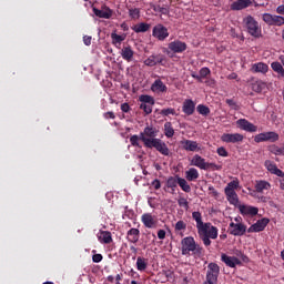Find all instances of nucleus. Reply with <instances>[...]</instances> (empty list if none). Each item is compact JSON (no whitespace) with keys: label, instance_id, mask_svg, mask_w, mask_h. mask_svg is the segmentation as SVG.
Listing matches in <instances>:
<instances>
[{"label":"nucleus","instance_id":"1","mask_svg":"<svg viewBox=\"0 0 284 284\" xmlns=\"http://www.w3.org/2000/svg\"><path fill=\"white\" fill-rule=\"evenodd\" d=\"M192 219L196 223L197 234L203 242V244L209 247L212 245V241L210 239H219V229L216 226H212L211 223H203V215L201 212L194 211L192 213Z\"/></svg>","mask_w":284,"mask_h":284},{"label":"nucleus","instance_id":"2","mask_svg":"<svg viewBox=\"0 0 284 284\" xmlns=\"http://www.w3.org/2000/svg\"><path fill=\"white\" fill-rule=\"evenodd\" d=\"M181 245L183 256H190L191 252L194 256H201L203 254V248L196 244V241L192 236L182 239Z\"/></svg>","mask_w":284,"mask_h":284},{"label":"nucleus","instance_id":"3","mask_svg":"<svg viewBox=\"0 0 284 284\" xmlns=\"http://www.w3.org/2000/svg\"><path fill=\"white\" fill-rule=\"evenodd\" d=\"M243 23L251 37H254L255 39H258L262 34L261 24H258V21L254 19L252 16H247L243 19Z\"/></svg>","mask_w":284,"mask_h":284},{"label":"nucleus","instance_id":"4","mask_svg":"<svg viewBox=\"0 0 284 284\" xmlns=\"http://www.w3.org/2000/svg\"><path fill=\"white\" fill-rule=\"evenodd\" d=\"M144 139V145L145 148H155L160 154H163V156H170V149L168 148V144L163 142L161 139L158 140H145Z\"/></svg>","mask_w":284,"mask_h":284},{"label":"nucleus","instance_id":"5","mask_svg":"<svg viewBox=\"0 0 284 284\" xmlns=\"http://www.w3.org/2000/svg\"><path fill=\"white\" fill-rule=\"evenodd\" d=\"M219 274H221V267L216 263H210L206 272V283H217Z\"/></svg>","mask_w":284,"mask_h":284},{"label":"nucleus","instance_id":"6","mask_svg":"<svg viewBox=\"0 0 284 284\" xmlns=\"http://www.w3.org/2000/svg\"><path fill=\"white\" fill-rule=\"evenodd\" d=\"M254 141L255 143H263L265 141H270L271 143H276V141H278V133L274 131L263 132L255 135Z\"/></svg>","mask_w":284,"mask_h":284},{"label":"nucleus","instance_id":"7","mask_svg":"<svg viewBox=\"0 0 284 284\" xmlns=\"http://www.w3.org/2000/svg\"><path fill=\"white\" fill-rule=\"evenodd\" d=\"M158 134H159V130H156L154 126H146L144 128V131L140 133V141H142L143 143H145V140L156 141Z\"/></svg>","mask_w":284,"mask_h":284},{"label":"nucleus","instance_id":"8","mask_svg":"<svg viewBox=\"0 0 284 284\" xmlns=\"http://www.w3.org/2000/svg\"><path fill=\"white\" fill-rule=\"evenodd\" d=\"M152 34L155 39H158V41H165V39L170 37L168 28H165L163 24H156L153 28Z\"/></svg>","mask_w":284,"mask_h":284},{"label":"nucleus","instance_id":"9","mask_svg":"<svg viewBox=\"0 0 284 284\" xmlns=\"http://www.w3.org/2000/svg\"><path fill=\"white\" fill-rule=\"evenodd\" d=\"M247 232V226L245 224L237 222H231L230 223V234L233 236H243Z\"/></svg>","mask_w":284,"mask_h":284},{"label":"nucleus","instance_id":"10","mask_svg":"<svg viewBox=\"0 0 284 284\" xmlns=\"http://www.w3.org/2000/svg\"><path fill=\"white\" fill-rule=\"evenodd\" d=\"M244 136L241 133H224L221 136L223 143H241Z\"/></svg>","mask_w":284,"mask_h":284},{"label":"nucleus","instance_id":"11","mask_svg":"<svg viewBox=\"0 0 284 284\" xmlns=\"http://www.w3.org/2000/svg\"><path fill=\"white\" fill-rule=\"evenodd\" d=\"M169 50H171V52H175V54H181V52H185V50H187V44L181 40H175L169 43Z\"/></svg>","mask_w":284,"mask_h":284},{"label":"nucleus","instance_id":"12","mask_svg":"<svg viewBox=\"0 0 284 284\" xmlns=\"http://www.w3.org/2000/svg\"><path fill=\"white\" fill-rule=\"evenodd\" d=\"M221 262L225 263L227 267H236V265H241V260L236 256H230L225 253L221 254Z\"/></svg>","mask_w":284,"mask_h":284},{"label":"nucleus","instance_id":"13","mask_svg":"<svg viewBox=\"0 0 284 284\" xmlns=\"http://www.w3.org/2000/svg\"><path fill=\"white\" fill-rule=\"evenodd\" d=\"M267 223H270L268 219H262L257 221L255 224L251 225L247 230L248 234H252L254 232H263L265 227H267Z\"/></svg>","mask_w":284,"mask_h":284},{"label":"nucleus","instance_id":"14","mask_svg":"<svg viewBox=\"0 0 284 284\" xmlns=\"http://www.w3.org/2000/svg\"><path fill=\"white\" fill-rule=\"evenodd\" d=\"M264 165L271 174H275V176H280L281 179H284V172L281 169H278V166H276L274 162L266 160L264 162Z\"/></svg>","mask_w":284,"mask_h":284},{"label":"nucleus","instance_id":"15","mask_svg":"<svg viewBox=\"0 0 284 284\" xmlns=\"http://www.w3.org/2000/svg\"><path fill=\"white\" fill-rule=\"evenodd\" d=\"M181 145L186 152H201V146H199L196 141L184 140L181 142Z\"/></svg>","mask_w":284,"mask_h":284},{"label":"nucleus","instance_id":"16","mask_svg":"<svg viewBox=\"0 0 284 284\" xmlns=\"http://www.w3.org/2000/svg\"><path fill=\"white\" fill-rule=\"evenodd\" d=\"M236 125L241 130H244V132H256V130H258V128H256V125L252 124L250 121H247L245 119L237 120Z\"/></svg>","mask_w":284,"mask_h":284},{"label":"nucleus","instance_id":"17","mask_svg":"<svg viewBox=\"0 0 284 284\" xmlns=\"http://www.w3.org/2000/svg\"><path fill=\"white\" fill-rule=\"evenodd\" d=\"M252 6V0H234L231 3V10H245V8H250Z\"/></svg>","mask_w":284,"mask_h":284},{"label":"nucleus","instance_id":"18","mask_svg":"<svg viewBox=\"0 0 284 284\" xmlns=\"http://www.w3.org/2000/svg\"><path fill=\"white\" fill-rule=\"evenodd\" d=\"M194 110H196V104L194 103V101L187 99L183 102L182 111L184 112V114H186L187 116H192V114H194Z\"/></svg>","mask_w":284,"mask_h":284},{"label":"nucleus","instance_id":"19","mask_svg":"<svg viewBox=\"0 0 284 284\" xmlns=\"http://www.w3.org/2000/svg\"><path fill=\"white\" fill-rule=\"evenodd\" d=\"M239 210L241 214L246 216H256V214H258V207L256 206L240 205Z\"/></svg>","mask_w":284,"mask_h":284},{"label":"nucleus","instance_id":"20","mask_svg":"<svg viewBox=\"0 0 284 284\" xmlns=\"http://www.w3.org/2000/svg\"><path fill=\"white\" fill-rule=\"evenodd\" d=\"M158 63H163V55H150L146 60H144V65H148L149 68H154V65H158Z\"/></svg>","mask_w":284,"mask_h":284},{"label":"nucleus","instance_id":"21","mask_svg":"<svg viewBox=\"0 0 284 284\" xmlns=\"http://www.w3.org/2000/svg\"><path fill=\"white\" fill-rule=\"evenodd\" d=\"M122 59H124V61H132V59H134V50H132V47L128 45V47H123L121 52H120Z\"/></svg>","mask_w":284,"mask_h":284},{"label":"nucleus","instance_id":"22","mask_svg":"<svg viewBox=\"0 0 284 284\" xmlns=\"http://www.w3.org/2000/svg\"><path fill=\"white\" fill-rule=\"evenodd\" d=\"M207 162H205V159H203L201 155L195 154L193 159L191 160V165H194L195 168H199L200 170H205V165Z\"/></svg>","mask_w":284,"mask_h":284},{"label":"nucleus","instance_id":"23","mask_svg":"<svg viewBox=\"0 0 284 284\" xmlns=\"http://www.w3.org/2000/svg\"><path fill=\"white\" fill-rule=\"evenodd\" d=\"M272 187V184L270 182L260 180L255 182V191L260 194H263L264 191H267Z\"/></svg>","mask_w":284,"mask_h":284},{"label":"nucleus","instance_id":"24","mask_svg":"<svg viewBox=\"0 0 284 284\" xmlns=\"http://www.w3.org/2000/svg\"><path fill=\"white\" fill-rule=\"evenodd\" d=\"M98 240L100 243H104L105 245L112 243V233L110 231H100L98 234Z\"/></svg>","mask_w":284,"mask_h":284},{"label":"nucleus","instance_id":"25","mask_svg":"<svg viewBox=\"0 0 284 284\" xmlns=\"http://www.w3.org/2000/svg\"><path fill=\"white\" fill-rule=\"evenodd\" d=\"M141 219H142L143 225H145L149 229H152L156 225V222L154 221V216H152V214L150 213H144Z\"/></svg>","mask_w":284,"mask_h":284},{"label":"nucleus","instance_id":"26","mask_svg":"<svg viewBox=\"0 0 284 284\" xmlns=\"http://www.w3.org/2000/svg\"><path fill=\"white\" fill-rule=\"evenodd\" d=\"M93 13L100 19H110L112 17V10H110L109 8L102 10L93 8Z\"/></svg>","mask_w":284,"mask_h":284},{"label":"nucleus","instance_id":"27","mask_svg":"<svg viewBox=\"0 0 284 284\" xmlns=\"http://www.w3.org/2000/svg\"><path fill=\"white\" fill-rule=\"evenodd\" d=\"M152 92H168V87L163 81L161 80H155L153 84L151 85Z\"/></svg>","mask_w":284,"mask_h":284},{"label":"nucleus","instance_id":"28","mask_svg":"<svg viewBox=\"0 0 284 284\" xmlns=\"http://www.w3.org/2000/svg\"><path fill=\"white\" fill-rule=\"evenodd\" d=\"M139 234H141L139 229H130L128 231V239L130 243H139Z\"/></svg>","mask_w":284,"mask_h":284},{"label":"nucleus","instance_id":"29","mask_svg":"<svg viewBox=\"0 0 284 284\" xmlns=\"http://www.w3.org/2000/svg\"><path fill=\"white\" fill-rule=\"evenodd\" d=\"M185 179L186 181H196V179H199V170L195 168L189 169L185 171Z\"/></svg>","mask_w":284,"mask_h":284},{"label":"nucleus","instance_id":"30","mask_svg":"<svg viewBox=\"0 0 284 284\" xmlns=\"http://www.w3.org/2000/svg\"><path fill=\"white\" fill-rule=\"evenodd\" d=\"M251 70L252 72H261L262 74H265V72L268 70V67L263 62H258L253 64Z\"/></svg>","mask_w":284,"mask_h":284},{"label":"nucleus","instance_id":"31","mask_svg":"<svg viewBox=\"0 0 284 284\" xmlns=\"http://www.w3.org/2000/svg\"><path fill=\"white\" fill-rule=\"evenodd\" d=\"M125 33L119 36L116 34V31H113L111 33V39H112V44L113 45H121V43H123V40L125 39Z\"/></svg>","mask_w":284,"mask_h":284},{"label":"nucleus","instance_id":"32","mask_svg":"<svg viewBox=\"0 0 284 284\" xmlns=\"http://www.w3.org/2000/svg\"><path fill=\"white\" fill-rule=\"evenodd\" d=\"M132 30H134L138 34L141 32H148V30H150V24L145 22H141L132 27Z\"/></svg>","mask_w":284,"mask_h":284},{"label":"nucleus","instance_id":"33","mask_svg":"<svg viewBox=\"0 0 284 284\" xmlns=\"http://www.w3.org/2000/svg\"><path fill=\"white\" fill-rule=\"evenodd\" d=\"M178 185H180L181 190H183V192H192V187L190 186V184H187V180L183 179V178H178Z\"/></svg>","mask_w":284,"mask_h":284},{"label":"nucleus","instance_id":"34","mask_svg":"<svg viewBox=\"0 0 284 284\" xmlns=\"http://www.w3.org/2000/svg\"><path fill=\"white\" fill-rule=\"evenodd\" d=\"M226 197L229 203H231V205H237L239 203V194H236V191L233 192H226Z\"/></svg>","mask_w":284,"mask_h":284},{"label":"nucleus","instance_id":"35","mask_svg":"<svg viewBox=\"0 0 284 284\" xmlns=\"http://www.w3.org/2000/svg\"><path fill=\"white\" fill-rule=\"evenodd\" d=\"M136 267L139 272H145V270H148V260L143 257H138Z\"/></svg>","mask_w":284,"mask_h":284},{"label":"nucleus","instance_id":"36","mask_svg":"<svg viewBox=\"0 0 284 284\" xmlns=\"http://www.w3.org/2000/svg\"><path fill=\"white\" fill-rule=\"evenodd\" d=\"M272 70H274V72H277V74L284 79V69H283V64H281V62H273L271 64Z\"/></svg>","mask_w":284,"mask_h":284},{"label":"nucleus","instance_id":"37","mask_svg":"<svg viewBox=\"0 0 284 284\" xmlns=\"http://www.w3.org/2000/svg\"><path fill=\"white\" fill-rule=\"evenodd\" d=\"M265 88H267V84H265L263 81H256L252 84L253 92H262L265 90Z\"/></svg>","mask_w":284,"mask_h":284},{"label":"nucleus","instance_id":"38","mask_svg":"<svg viewBox=\"0 0 284 284\" xmlns=\"http://www.w3.org/2000/svg\"><path fill=\"white\" fill-rule=\"evenodd\" d=\"M179 185V176H170L166 181V186L170 187L171 190H176V186Z\"/></svg>","mask_w":284,"mask_h":284},{"label":"nucleus","instance_id":"39","mask_svg":"<svg viewBox=\"0 0 284 284\" xmlns=\"http://www.w3.org/2000/svg\"><path fill=\"white\" fill-rule=\"evenodd\" d=\"M164 134L168 139H172V136H174V128H172L171 122H166L164 124Z\"/></svg>","mask_w":284,"mask_h":284},{"label":"nucleus","instance_id":"40","mask_svg":"<svg viewBox=\"0 0 284 284\" xmlns=\"http://www.w3.org/2000/svg\"><path fill=\"white\" fill-rule=\"evenodd\" d=\"M268 150L272 154H275V156H284V146L280 148L273 144L268 148Z\"/></svg>","mask_w":284,"mask_h":284},{"label":"nucleus","instance_id":"41","mask_svg":"<svg viewBox=\"0 0 284 284\" xmlns=\"http://www.w3.org/2000/svg\"><path fill=\"white\" fill-rule=\"evenodd\" d=\"M234 190H239V181L237 180H233L231 181L224 189V192H235Z\"/></svg>","mask_w":284,"mask_h":284},{"label":"nucleus","instance_id":"42","mask_svg":"<svg viewBox=\"0 0 284 284\" xmlns=\"http://www.w3.org/2000/svg\"><path fill=\"white\" fill-rule=\"evenodd\" d=\"M271 26H284V17L273 14Z\"/></svg>","mask_w":284,"mask_h":284},{"label":"nucleus","instance_id":"43","mask_svg":"<svg viewBox=\"0 0 284 284\" xmlns=\"http://www.w3.org/2000/svg\"><path fill=\"white\" fill-rule=\"evenodd\" d=\"M175 232H185L187 230V224L183 222V220H180L174 225Z\"/></svg>","mask_w":284,"mask_h":284},{"label":"nucleus","instance_id":"44","mask_svg":"<svg viewBox=\"0 0 284 284\" xmlns=\"http://www.w3.org/2000/svg\"><path fill=\"white\" fill-rule=\"evenodd\" d=\"M199 114H202V116H207V114H210V108L203 105V104H199L196 108Z\"/></svg>","mask_w":284,"mask_h":284},{"label":"nucleus","instance_id":"45","mask_svg":"<svg viewBox=\"0 0 284 284\" xmlns=\"http://www.w3.org/2000/svg\"><path fill=\"white\" fill-rule=\"evenodd\" d=\"M139 141H141V135H132L130 138V143L133 148H141V143H139Z\"/></svg>","mask_w":284,"mask_h":284},{"label":"nucleus","instance_id":"46","mask_svg":"<svg viewBox=\"0 0 284 284\" xmlns=\"http://www.w3.org/2000/svg\"><path fill=\"white\" fill-rule=\"evenodd\" d=\"M140 101H141V103H144V104L154 105V98H152L150 95H141Z\"/></svg>","mask_w":284,"mask_h":284},{"label":"nucleus","instance_id":"47","mask_svg":"<svg viewBox=\"0 0 284 284\" xmlns=\"http://www.w3.org/2000/svg\"><path fill=\"white\" fill-rule=\"evenodd\" d=\"M211 71L210 68L204 67L200 70V77H201V81H203V79H207V75H210Z\"/></svg>","mask_w":284,"mask_h":284},{"label":"nucleus","instance_id":"48","mask_svg":"<svg viewBox=\"0 0 284 284\" xmlns=\"http://www.w3.org/2000/svg\"><path fill=\"white\" fill-rule=\"evenodd\" d=\"M160 114H162V116H170V114H172L174 116V114H176V111L172 108H168V109H163Z\"/></svg>","mask_w":284,"mask_h":284},{"label":"nucleus","instance_id":"49","mask_svg":"<svg viewBox=\"0 0 284 284\" xmlns=\"http://www.w3.org/2000/svg\"><path fill=\"white\" fill-rule=\"evenodd\" d=\"M154 104H145V103H142L140 105V109L143 110L145 112V114H152V106Z\"/></svg>","mask_w":284,"mask_h":284},{"label":"nucleus","instance_id":"50","mask_svg":"<svg viewBox=\"0 0 284 284\" xmlns=\"http://www.w3.org/2000/svg\"><path fill=\"white\" fill-rule=\"evenodd\" d=\"M178 203H179L180 207H184L185 210L190 209V203L187 202V200L185 197H180L178 200Z\"/></svg>","mask_w":284,"mask_h":284},{"label":"nucleus","instance_id":"51","mask_svg":"<svg viewBox=\"0 0 284 284\" xmlns=\"http://www.w3.org/2000/svg\"><path fill=\"white\" fill-rule=\"evenodd\" d=\"M272 18H273V14L271 13H264L262 16V20L264 21V23H266L267 26H272Z\"/></svg>","mask_w":284,"mask_h":284},{"label":"nucleus","instance_id":"52","mask_svg":"<svg viewBox=\"0 0 284 284\" xmlns=\"http://www.w3.org/2000/svg\"><path fill=\"white\" fill-rule=\"evenodd\" d=\"M223 166L215 164V163H209L206 162L204 170H222Z\"/></svg>","mask_w":284,"mask_h":284},{"label":"nucleus","instance_id":"53","mask_svg":"<svg viewBox=\"0 0 284 284\" xmlns=\"http://www.w3.org/2000/svg\"><path fill=\"white\" fill-rule=\"evenodd\" d=\"M225 103L229 104V106L231 108V110H239V104L236 103V101H234L233 99H226Z\"/></svg>","mask_w":284,"mask_h":284},{"label":"nucleus","instance_id":"54","mask_svg":"<svg viewBox=\"0 0 284 284\" xmlns=\"http://www.w3.org/2000/svg\"><path fill=\"white\" fill-rule=\"evenodd\" d=\"M129 14L132 19H139L141 11L139 9H131L129 10Z\"/></svg>","mask_w":284,"mask_h":284},{"label":"nucleus","instance_id":"55","mask_svg":"<svg viewBox=\"0 0 284 284\" xmlns=\"http://www.w3.org/2000/svg\"><path fill=\"white\" fill-rule=\"evenodd\" d=\"M92 261H93V263H101V262L103 261V255H101V254H94V255L92 256Z\"/></svg>","mask_w":284,"mask_h":284},{"label":"nucleus","instance_id":"56","mask_svg":"<svg viewBox=\"0 0 284 284\" xmlns=\"http://www.w3.org/2000/svg\"><path fill=\"white\" fill-rule=\"evenodd\" d=\"M219 156H227V150L225 148L221 146L217 149Z\"/></svg>","mask_w":284,"mask_h":284},{"label":"nucleus","instance_id":"57","mask_svg":"<svg viewBox=\"0 0 284 284\" xmlns=\"http://www.w3.org/2000/svg\"><path fill=\"white\" fill-rule=\"evenodd\" d=\"M83 43H84V45H92V37L84 36L83 37Z\"/></svg>","mask_w":284,"mask_h":284},{"label":"nucleus","instance_id":"58","mask_svg":"<svg viewBox=\"0 0 284 284\" xmlns=\"http://www.w3.org/2000/svg\"><path fill=\"white\" fill-rule=\"evenodd\" d=\"M151 185L154 187V190H161V181L154 180Z\"/></svg>","mask_w":284,"mask_h":284},{"label":"nucleus","instance_id":"59","mask_svg":"<svg viewBox=\"0 0 284 284\" xmlns=\"http://www.w3.org/2000/svg\"><path fill=\"white\" fill-rule=\"evenodd\" d=\"M104 119H116V115H114V112L109 111L104 113Z\"/></svg>","mask_w":284,"mask_h":284},{"label":"nucleus","instance_id":"60","mask_svg":"<svg viewBox=\"0 0 284 284\" xmlns=\"http://www.w3.org/2000/svg\"><path fill=\"white\" fill-rule=\"evenodd\" d=\"M158 239H160L161 241H163V239H165V230L158 231Z\"/></svg>","mask_w":284,"mask_h":284},{"label":"nucleus","instance_id":"61","mask_svg":"<svg viewBox=\"0 0 284 284\" xmlns=\"http://www.w3.org/2000/svg\"><path fill=\"white\" fill-rule=\"evenodd\" d=\"M121 110H122V112H130V104L122 103L121 104Z\"/></svg>","mask_w":284,"mask_h":284},{"label":"nucleus","instance_id":"62","mask_svg":"<svg viewBox=\"0 0 284 284\" xmlns=\"http://www.w3.org/2000/svg\"><path fill=\"white\" fill-rule=\"evenodd\" d=\"M209 192H211V194H213V196H219V191L216 189H214V186H209Z\"/></svg>","mask_w":284,"mask_h":284},{"label":"nucleus","instance_id":"63","mask_svg":"<svg viewBox=\"0 0 284 284\" xmlns=\"http://www.w3.org/2000/svg\"><path fill=\"white\" fill-rule=\"evenodd\" d=\"M191 77H192L193 79H196V81H199L200 83H203V80H201L200 74H196V72H192V73H191Z\"/></svg>","mask_w":284,"mask_h":284},{"label":"nucleus","instance_id":"64","mask_svg":"<svg viewBox=\"0 0 284 284\" xmlns=\"http://www.w3.org/2000/svg\"><path fill=\"white\" fill-rule=\"evenodd\" d=\"M276 13H277V14H284V4L278 6V7L276 8Z\"/></svg>","mask_w":284,"mask_h":284}]
</instances>
